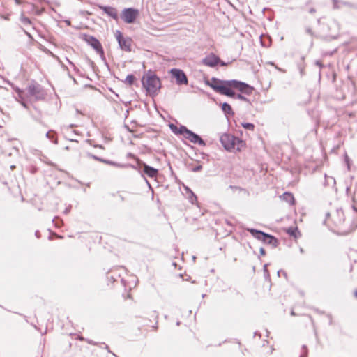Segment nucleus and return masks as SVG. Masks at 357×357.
<instances>
[{
  "label": "nucleus",
  "mask_w": 357,
  "mask_h": 357,
  "mask_svg": "<svg viewBox=\"0 0 357 357\" xmlns=\"http://www.w3.org/2000/svg\"><path fill=\"white\" fill-rule=\"evenodd\" d=\"M202 63L209 67H215L218 64L225 66L226 64L221 61L220 59L213 53L207 55L203 60Z\"/></svg>",
  "instance_id": "nucleus-11"
},
{
  "label": "nucleus",
  "mask_w": 357,
  "mask_h": 357,
  "mask_svg": "<svg viewBox=\"0 0 357 357\" xmlns=\"http://www.w3.org/2000/svg\"><path fill=\"white\" fill-rule=\"evenodd\" d=\"M248 231L255 238L261 241L263 243L270 245L273 248L278 245V240L273 236L266 234L261 231L254 229H249Z\"/></svg>",
  "instance_id": "nucleus-6"
},
{
  "label": "nucleus",
  "mask_w": 357,
  "mask_h": 357,
  "mask_svg": "<svg viewBox=\"0 0 357 357\" xmlns=\"http://www.w3.org/2000/svg\"><path fill=\"white\" fill-rule=\"evenodd\" d=\"M86 40L97 52H102V45L96 38L90 36Z\"/></svg>",
  "instance_id": "nucleus-15"
},
{
  "label": "nucleus",
  "mask_w": 357,
  "mask_h": 357,
  "mask_svg": "<svg viewBox=\"0 0 357 357\" xmlns=\"http://www.w3.org/2000/svg\"><path fill=\"white\" fill-rule=\"evenodd\" d=\"M280 199L287 202L290 206H294L296 203V200L294 196L291 192H284L282 195L280 196Z\"/></svg>",
  "instance_id": "nucleus-14"
},
{
  "label": "nucleus",
  "mask_w": 357,
  "mask_h": 357,
  "mask_svg": "<svg viewBox=\"0 0 357 357\" xmlns=\"http://www.w3.org/2000/svg\"><path fill=\"white\" fill-rule=\"evenodd\" d=\"M170 128L174 133L181 134V126L178 128L176 126L172 124L170 125Z\"/></svg>",
  "instance_id": "nucleus-21"
},
{
  "label": "nucleus",
  "mask_w": 357,
  "mask_h": 357,
  "mask_svg": "<svg viewBox=\"0 0 357 357\" xmlns=\"http://www.w3.org/2000/svg\"><path fill=\"white\" fill-rule=\"evenodd\" d=\"M220 141L225 149L229 151H242L246 146V143L243 140L230 134H223Z\"/></svg>",
  "instance_id": "nucleus-2"
},
{
  "label": "nucleus",
  "mask_w": 357,
  "mask_h": 357,
  "mask_svg": "<svg viewBox=\"0 0 357 357\" xmlns=\"http://www.w3.org/2000/svg\"><path fill=\"white\" fill-rule=\"evenodd\" d=\"M200 169H202V166L199 165L196 168H195L193 170L194 171H199Z\"/></svg>",
  "instance_id": "nucleus-24"
},
{
  "label": "nucleus",
  "mask_w": 357,
  "mask_h": 357,
  "mask_svg": "<svg viewBox=\"0 0 357 357\" xmlns=\"http://www.w3.org/2000/svg\"><path fill=\"white\" fill-rule=\"evenodd\" d=\"M287 233L294 238H297L301 236V234L297 227H290L286 230Z\"/></svg>",
  "instance_id": "nucleus-17"
},
{
  "label": "nucleus",
  "mask_w": 357,
  "mask_h": 357,
  "mask_svg": "<svg viewBox=\"0 0 357 357\" xmlns=\"http://www.w3.org/2000/svg\"><path fill=\"white\" fill-rule=\"evenodd\" d=\"M354 296L357 298V289L354 291Z\"/></svg>",
  "instance_id": "nucleus-25"
},
{
  "label": "nucleus",
  "mask_w": 357,
  "mask_h": 357,
  "mask_svg": "<svg viewBox=\"0 0 357 357\" xmlns=\"http://www.w3.org/2000/svg\"><path fill=\"white\" fill-rule=\"evenodd\" d=\"M158 312L156 311L151 312L148 317L143 319L142 330L146 336L149 333L156 332L158 329Z\"/></svg>",
  "instance_id": "nucleus-4"
},
{
  "label": "nucleus",
  "mask_w": 357,
  "mask_h": 357,
  "mask_svg": "<svg viewBox=\"0 0 357 357\" xmlns=\"http://www.w3.org/2000/svg\"><path fill=\"white\" fill-rule=\"evenodd\" d=\"M139 16V10L135 8H125L122 10L121 17L128 24L133 23Z\"/></svg>",
  "instance_id": "nucleus-8"
},
{
  "label": "nucleus",
  "mask_w": 357,
  "mask_h": 357,
  "mask_svg": "<svg viewBox=\"0 0 357 357\" xmlns=\"http://www.w3.org/2000/svg\"><path fill=\"white\" fill-rule=\"evenodd\" d=\"M222 109L224 112L227 114H231L233 113L231 107L228 103H223L222 105Z\"/></svg>",
  "instance_id": "nucleus-18"
},
{
  "label": "nucleus",
  "mask_w": 357,
  "mask_h": 357,
  "mask_svg": "<svg viewBox=\"0 0 357 357\" xmlns=\"http://www.w3.org/2000/svg\"><path fill=\"white\" fill-rule=\"evenodd\" d=\"M237 98L240 99V100H245V98L241 94H238L237 95Z\"/></svg>",
  "instance_id": "nucleus-23"
},
{
  "label": "nucleus",
  "mask_w": 357,
  "mask_h": 357,
  "mask_svg": "<svg viewBox=\"0 0 357 357\" xmlns=\"http://www.w3.org/2000/svg\"><path fill=\"white\" fill-rule=\"evenodd\" d=\"M142 82L143 86L151 95L157 93L161 86L160 79L151 73H149L143 76Z\"/></svg>",
  "instance_id": "nucleus-3"
},
{
  "label": "nucleus",
  "mask_w": 357,
  "mask_h": 357,
  "mask_svg": "<svg viewBox=\"0 0 357 357\" xmlns=\"http://www.w3.org/2000/svg\"><path fill=\"white\" fill-rule=\"evenodd\" d=\"M135 79H136L134 75H128L126 78V82L129 85H132L135 82Z\"/></svg>",
  "instance_id": "nucleus-20"
},
{
  "label": "nucleus",
  "mask_w": 357,
  "mask_h": 357,
  "mask_svg": "<svg viewBox=\"0 0 357 357\" xmlns=\"http://www.w3.org/2000/svg\"><path fill=\"white\" fill-rule=\"evenodd\" d=\"M143 170L147 176L151 178L155 177L158 174V170L156 169L147 165H144Z\"/></svg>",
  "instance_id": "nucleus-16"
},
{
  "label": "nucleus",
  "mask_w": 357,
  "mask_h": 357,
  "mask_svg": "<svg viewBox=\"0 0 357 357\" xmlns=\"http://www.w3.org/2000/svg\"><path fill=\"white\" fill-rule=\"evenodd\" d=\"M171 74L176 79L178 84H187L188 79L184 72L180 69L174 68L171 70Z\"/></svg>",
  "instance_id": "nucleus-12"
},
{
  "label": "nucleus",
  "mask_w": 357,
  "mask_h": 357,
  "mask_svg": "<svg viewBox=\"0 0 357 357\" xmlns=\"http://www.w3.org/2000/svg\"><path fill=\"white\" fill-rule=\"evenodd\" d=\"M115 36L121 50L126 52H130L132 43V39L130 38H124L119 31L116 32Z\"/></svg>",
  "instance_id": "nucleus-10"
},
{
  "label": "nucleus",
  "mask_w": 357,
  "mask_h": 357,
  "mask_svg": "<svg viewBox=\"0 0 357 357\" xmlns=\"http://www.w3.org/2000/svg\"><path fill=\"white\" fill-rule=\"evenodd\" d=\"M181 135L194 144H198L199 145L205 144L204 142L199 136L188 130L185 126H181Z\"/></svg>",
  "instance_id": "nucleus-9"
},
{
  "label": "nucleus",
  "mask_w": 357,
  "mask_h": 357,
  "mask_svg": "<svg viewBox=\"0 0 357 357\" xmlns=\"http://www.w3.org/2000/svg\"><path fill=\"white\" fill-rule=\"evenodd\" d=\"M241 126L245 128V129H247V130H251V131H253L254 129H255V125L253 123H241Z\"/></svg>",
  "instance_id": "nucleus-19"
},
{
  "label": "nucleus",
  "mask_w": 357,
  "mask_h": 357,
  "mask_svg": "<svg viewBox=\"0 0 357 357\" xmlns=\"http://www.w3.org/2000/svg\"><path fill=\"white\" fill-rule=\"evenodd\" d=\"M20 97L23 98L24 96L39 99L42 97V89L39 84H31L28 86L24 91H20Z\"/></svg>",
  "instance_id": "nucleus-7"
},
{
  "label": "nucleus",
  "mask_w": 357,
  "mask_h": 357,
  "mask_svg": "<svg viewBox=\"0 0 357 357\" xmlns=\"http://www.w3.org/2000/svg\"><path fill=\"white\" fill-rule=\"evenodd\" d=\"M170 128L174 133L181 134V126L178 128L176 126L172 124L170 125Z\"/></svg>",
  "instance_id": "nucleus-22"
},
{
  "label": "nucleus",
  "mask_w": 357,
  "mask_h": 357,
  "mask_svg": "<svg viewBox=\"0 0 357 357\" xmlns=\"http://www.w3.org/2000/svg\"><path fill=\"white\" fill-rule=\"evenodd\" d=\"M328 225L336 229L344 228L345 222V215L342 209H335L331 211L326 219Z\"/></svg>",
  "instance_id": "nucleus-5"
},
{
  "label": "nucleus",
  "mask_w": 357,
  "mask_h": 357,
  "mask_svg": "<svg viewBox=\"0 0 357 357\" xmlns=\"http://www.w3.org/2000/svg\"><path fill=\"white\" fill-rule=\"evenodd\" d=\"M205 84L215 92L231 98L236 96L235 90L246 95L252 94L254 90V88L248 84L235 79L220 80L213 77L211 79L205 80Z\"/></svg>",
  "instance_id": "nucleus-1"
},
{
  "label": "nucleus",
  "mask_w": 357,
  "mask_h": 357,
  "mask_svg": "<svg viewBox=\"0 0 357 357\" xmlns=\"http://www.w3.org/2000/svg\"><path fill=\"white\" fill-rule=\"evenodd\" d=\"M98 7L99 8L102 10L105 13L112 17L113 19L116 20L118 19V12L115 8L111 6H104L100 5H99Z\"/></svg>",
  "instance_id": "nucleus-13"
}]
</instances>
